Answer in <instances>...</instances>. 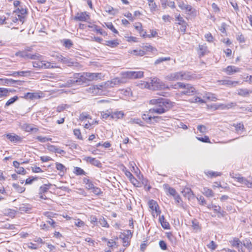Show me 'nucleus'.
Instances as JSON below:
<instances>
[{
  "instance_id": "nucleus-1",
  "label": "nucleus",
  "mask_w": 252,
  "mask_h": 252,
  "mask_svg": "<svg viewBox=\"0 0 252 252\" xmlns=\"http://www.w3.org/2000/svg\"><path fill=\"white\" fill-rule=\"evenodd\" d=\"M150 104L155 105L153 108L149 109L150 113L158 114L164 113L173 106V102L163 98L152 99L150 101Z\"/></svg>"
},
{
  "instance_id": "nucleus-2",
  "label": "nucleus",
  "mask_w": 252,
  "mask_h": 252,
  "mask_svg": "<svg viewBox=\"0 0 252 252\" xmlns=\"http://www.w3.org/2000/svg\"><path fill=\"white\" fill-rule=\"evenodd\" d=\"M138 86L142 88H148L153 90L165 89H169V87L168 86H166L157 77L151 78L150 83L145 81H141V83H139Z\"/></svg>"
},
{
  "instance_id": "nucleus-3",
  "label": "nucleus",
  "mask_w": 252,
  "mask_h": 252,
  "mask_svg": "<svg viewBox=\"0 0 252 252\" xmlns=\"http://www.w3.org/2000/svg\"><path fill=\"white\" fill-rule=\"evenodd\" d=\"M87 85L84 72L75 73L67 81L64 86L69 87L74 85Z\"/></svg>"
},
{
  "instance_id": "nucleus-4",
  "label": "nucleus",
  "mask_w": 252,
  "mask_h": 252,
  "mask_svg": "<svg viewBox=\"0 0 252 252\" xmlns=\"http://www.w3.org/2000/svg\"><path fill=\"white\" fill-rule=\"evenodd\" d=\"M192 77L189 72L179 71L171 73L165 77V78L169 81H173L177 80H189Z\"/></svg>"
},
{
  "instance_id": "nucleus-5",
  "label": "nucleus",
  "mask_w": 252,
  "mask_h": 252,
  "mask_svg": "<svg viewBox=\"0 0 252 252\" xmlns=\"http://www.w3.org/2000/svg\"><path fill=\"white\" fill-rule=\"evenodd\" d=\"M236 181L240 183L242 186H246L248 188H252V177L249 179L242 177L239 174H235L232 176Z\"/></svg>"
},
{
  "instance_id": "nucleus-6",
  "label": "nucleus",
  "mask_w": 252,
  "mask_h": 252,
  "mask_svg": "<svg viewBox=\"0 0 252 252\" xmlns=\"http://www.w3.org/2000/svg\"><path fill=\"white\" fill-rule=\"evenodd\" d=\"M105 89L103 83L96 85H92L86 89V91L94 95H101L102 94V91Z\"/></svg>"
},
{
  "instance_id": "nucleus-7",
  "label": "nucleus",
  "mask_w": 252,
  "mask_h": 252,
  "mask_svg": "<svg viewBox=\"0 0 252 252\" xmlns=\"http://www.w3.org/2000/svg\"><path fill=\"white\" fill-rule=\"evenodd\" d=\"M178 6L183 10H185L187 14L195 16L196 11L194 8H193L190 5L185 3L183 1L178 3Z\"/></svg>"
},
{
  "instance_id": "nucleus-8",
  "label": "nucleus",
  "mask_w": 252,
  "mask_h": 252,
  "mask_svg": "<svg viewBox=\"0 0 252 252\" xmlns=\"http://www.w3.org/2000/svg\"><path fill=\"white\" fill-rule=\"evenodd\" d=\"M15 55L17 56H19L25 59H29L31 60H39L41 57V56L39 54L32 55L27 52H17L15 54Z\"/></svg>"
},
{
  "instance_id": "nucleus-9",
  "label": "nucleus",
  "mask_w": 252,
  "mask_h": 252,
  "mask_svg": "<svg viewBox=\"0 0 252 252\" xmlns=\"http://www.w3.org/2000/svg\"><path fill=\"white\" fill-rule=\"evenodd\" d=\"M14 12L17 14L19 21L23 23L25 21V15L27 13V9L22 6H20V7H17Z\"/></svg>"
},
{
  "instance_id": "nucleus-10",
  "label": "nucleus",
  "mask_w": 252,
  "mask_h": 252,
  "mask_svg": "<svg viewBox=\"0 0 252 252\" xmlns=\"http://www.w3.org/2000/svg\"><path fill=\"white\" fill-rule=\"evenodd\" d=\"M84 75L85 76L86 84H87L91 81L96 80L100 78L101 74L99 73L84 72Z\"/></svg>"
},
{
  "instance_id": "nucleus-11",
  "label": "nucleus",
  "mask_w": 252,
  "mask_h": 252,
  "mask_svg": "<svg viewBox=\"0 0 252 252\" xmlns=\"http://www.w3.org/2000/svg\"><path fill=\"white\" fill-rule=\"evenodd\" d=\"M125 77L129 79H137L143 76L142 71H127L125 73Z\"/></svg>"
},
{
  "instance_id": "nucleus-12",
  "label": "nucleus",
  "mask_w": 252,
  "mask_h": 252,
  "mask_svg": "<svg viewBox=\"0 0 252 252\" xmlns=\"http://www.w3.org/2000/svg\"><path fill=\"white\" fill-rule=\"evenodd\" d=\"M83 159L87 163H90L98 168H101L102 167V163L99 160L96 159L95 158L91 157H85Z\"/></svg>"
},
{
  "instance_id": "nucleus-13",
  "label": "nucleus",
  "mask_w": 252,
  "mask_h": 252,
  "mask_svg": "<svg viewBox=\"0 0 252 252\" xmlns=\"http://www.w3.org/2000/svg\"><path fill=\"white\" fill-rule=\"evenodd\" d=\"M122 83L121 80L118 78H116L112 79L110 81H108L106 82L103 83L105 89L107 88H112L116 85H118Z\"/></svg>"
},
{
  "instance_id": "nucleus-14",
  "label": "nucleus",
  "mask_w": 252,
  "mask_h": 252,
  "mask_svg": "<svg viewBox=\"0 0 252 252\" xmlns=\"http://www.w3.org/2000/svg\"><path fill=\"white\" fill-rule=\"evenodd\" d=\"M90 17L86 12L77 13L75 16L74 19L77 21L85 22L89 19Z\"/></svg>"
},
{
  "instance_id": "nucleus-15",
  "label": "nucleus",
  "mask_w": 252,
  "mask_h": 252,
  "mask_svg": "<svg viewBox=\"0 0 252 252\" xmlns=\"http://www.w3.org/2000/svg\"><path fill=\"white\" fill-rule=\"evenodd\" d=\"M240 70L241 69L240 68L234 65H229L223 70L227 75H232L234 73L240 72Z\"/></svg>"
},
{
  "instance_id": "nucleus-16",
  "label": "nucleus",
  "mask_w": 252,
  "mask_h": 252,
  "mask_svg": "<svg viewBox=\"0 0 252 252\" xmlns=\"http://www.w3.org/2000/svg\"><path fill=\"white\" fill-rule=\"evenodd\" d=\"M148 205L149 208L152 211H155L157 215L160 214L161 211L159 210L158 205L156 201L154 200H150L148 202Z\"/></svg>"
},
{
  "instance_id": "nucleus-17",
  "label": "nucleus",
  "mask_w": 252,
  "mask_h": 252,
  "mask_svg": "<svg viewBox=\"0 0 252 252\" xmlns=\"http://www.w3.org/2000/svg\"><path fill=\"white\" fill-rule=\"evenodd\" d=\"M184 89L185 90L182 91L181 94L187 95H192L195 91V88L189 84H187V85H186Z\"/></svg>"
},
{
  "instance_id": "nucleus-18",
  "label": "nucleus",
  "mask_w": 252,
  "mask_h": 252,
  "mask_svg": "<svg viewBox=\"0 0 252 252\" xmlns=\"http://www.w3.org/2000/svg\"><path fill=\"white\" fill-rule=\"evenodd\" d=\"M218 82L219 85H225L227 86H236L239 84L238 81H232L230 80H219Z\"/></svg>"
},
{
  "instance_id": "nucleus-19",
  "label": "nucleus",
  "mask_w": 252,
  "mask_h": 252,
  "mask_svg": "<svg viewBox=\"0 0 252 252\" xmlns=\"http://www.w3.org/2000/svg\"><path fill=\"white\" fill-rule=\"evenodd\" d=\"M32 208V206L29 204H22L20 206L19 210L21 213H30Z\"/></svg>"
},
{
  "instance_id": "nucleus-20",
  "label": "nucleus",
  "mask_w": 252,
  "mask_h": 252,
  "mask_svg": "<svg viewBox=\"0 0 252 252\" xmlns=\"http://www.w3.org/2000/svg\"><path fill=\"white\" fill-rule=\"evenodd\" d=\"M63 63L67 64L69 66H74L77 68H81V65L77 62H73L70 59L65 57L63 60Z\"/></svg>"
},
{
  "instance_id": "nucleus-21",
  "label": "nucleus",
  "mask_w": 252,
  "mask_h": 252,
  "mask_svg": "<svg viewBox=\"0 0 252 252\" xmlns=\"http://www.w3.org/2000/svg\"><path fill=\"white\" fill-rule=\"evenodd\" d=\"M40 94L39 93H27L25 94L24 98L32 100L39 99L41 97Z\"/></svg>"
},
{
  "instance_id": "nucleus-22",
  "label": "nucleus",
  "mask_w": 252,
  "mask_h": 252,
  "mask_svg": "<svg viewBox=\"0 0 252 252\" xmlns=\"http://www.w3.org/2000/svg\"><path fill=\"white\" fill-rule=\"evenodd\" d=\"M163 189L165 190L166 194H169L172 196L175 195L177 193L176 190L169 186L167 184H165L163 185Z\"/></svg>"
},
{
  "instance_id": "nucleus-23",
  "label": "nucleus",
  "mask_w": 252,
  "mask_h": 252,
  "mask_svg": "<svg viewBox=\"0 0 252 252\" xmlns=\"http://www.w3.org/2000/svg\"><path fill=\"white\" fill-rule=\"evenodd\" d=\"M124 116V113L122 111H116L112 112L111 114V118L112 119L118 120L122 119Z\"/></svg>"
},
{
  "instance_id": "nucleus-24",
  "label": "nucleus",
  "mask_w": 252,
  "mask_h": 252,
  "mask_svg": "<svg viewBox=\"0 0 252 252\" xmlns=\"http://www.w3.org/2000/svg\"><path fill=\"white\" fill-rule=\"evenodd\" d=\"M182 193L185 197H187L189 199L191 198L193 195L192 191L189 188H185L182 190Z\"/></svg>"
},
{
  "instance_id": "nucleus-25",
  "label": "nucleus",
  "mask_w": 252,
  "mask_h": 252,
  "mask_svg": "<svg viewBox=\"0 0 252 252\" xmlns=\"http://www.w3.org/2000/svg\"><path fill=\"white\" fill-rule=\"evenodd\" d=\"M159 221L160 222L162 227L165 229L170 228L169 223L166 221L163 216H159Z\"/></svg>"
},
{
  "instance_id": "nucleus-26",
  "label": "nucleus",
  "mask_w": 252,
  "mask_h": 252,
  "mask_svg": "<svg viewBox=\"0 0 252 252\" xmlns=\"http://www.w3.org/2000/svg\"><path fill=\"white\" fill-rule=\"evenodd\" d=\"M154 114L155 113H150V112L149 111L147 114H144L142 115V118L147 123L154 124V122L152 121V119L153 114Z\"/></svg>"
},
{
  "instance_id": "nucleus-27",
  "label": "nucleus",
  "mask_w": 252,
  "mask_h": 252,
  "mask_svg": "<svg viewBox=\"0 0 252 252\" xmlns=\"http://www.w3.org/2000/svg\"><path fill=\"white\" fill-rule=\"evenodd\" d=\"M161 5L163 8H165L167 6L174 8L175 7V2L172 1H168L167 0H162Z\"/></svg>"
},
{
  "instance_id": "nucleus-28",
  "label": "nucleus",
  "mask_w": 252,
  "mask_h": 252,
  "mask_svg": "<svg viewBox=\"0 0 252 252\" xmlns=\"http://www.w3.org/2000/svg\"><path fill=\"white\" fill-rule=\"evenodd\" d=\"M6 137L10 141L16 143L18 141H21V138L20 136L17 135H11L10 134H6Z\"/></svg>"
},
{
  "instance_id": "nucleus-29",
  "label": "nucleus",
  "mask_w": 252,
  "mask_h": 252,
  "mask_svg": "<svg viewBox=\"0 0 252 252\" xmlns=\"http://www.w3.org/2000/svg\"><path fill=\"white\" fill-rule=\"evenodd\" d=\"M23 128L27 132L33 131L36 132L38 131V128L33 127L32 125L30 124H25L23 126Z\"/></svg>"
},
{
  "instance_id": "nucleus-30",
  "label": "nucleus",
  "mask_w": 252,
  "mask_h": 252,
  "mask_svg": "<svg viewBox=\"0 0 252 252\" xmlns=\"http://www.w3.org/2000/svg\"><path fill=\"white\" fill-rule=\"evenodd\" d=\"M119 44V43L118 42L117 39H115V40H107V41H105V45H107V46H109L112 48H115Z\"/></svg>"
},
{
  "instance_id": "nucleus-31",
  "label": "nucleus",
  "mask_w": 252,
  "mask_h": 252,
  "mask_svg": "<svg viewBox=\"0 0 252 252\" xmlns=\"http://www.w3.org/2000/svg\"><path fill=\"white\" fill-rule=\"evenodd\" d=\"M252 91H250L247 89H240L238 90V94L242 96H247Z\"/></svg>"
},
{
  "instance_id": "nucleus-32",
  "label": "nucleus",
  "mask_w": 252,
  "mask_h": 252,
  "mask_svg": "<svg viewBox=\"0 0 252 252\" xmlns=\"http://www.w3.org/2000/svg\"><path fill=\"white\" fill-rule=\"evenodd\" d=\"M202 192L207 197H212L214 195L213 191L208 188H204Z\"/></svg>"
},
{
  "instance_id": "nucleus-33",
  "label": "nucleus",
  "mask_w": 252,
  "mask_h": 252,
  "mask_svg": "<svg viewBox=\"0 0 252 252\" xmlns=\"http://www.w3.org/2000/svg\"><path fill=\"white\" fill-rule=\"evenodd\" d=\"M55 164L56 169L58 170L61 171V172H63V173L66 172V168L63 164L59 162H56Z\"/></svg>"
},
{
  "instance_id": "nucleus-34",
  "label": "nucleus",
  "mask_w": 252,
  "mask_h": 252,
  "mask_svg": "<svg viewBox=\"0 0 252 252\" xmlns=\"http://www.w3.org/2000/svg\"><path fill=\"white\" fill-rule=\"evenodd\" d=\"M199 50L200 56H203L207 51V47L205 45H199Z\"/></svg>"
},
{
  "instance_id": "nucleus-35",
  "label": "nucleus",
  "mask_w": 252,
  "mask_h": 252,
  "mask_svg": "<svg viewBox=\"0 0 252 252\" xmlns=\"http://www.w3.org/2000/svg\"><path fill=\"white\" fill-rule=\"evenodd\" d=\"M55 66H54L52 63L48 62L42 61V68H54Z\"/></svg>"
},
{
  "instance_id": "nucleus-36",
  "label": "nucleus",
  "mask_w": 252,
  "mask_h": 252,
  "mask_svg": "<svg viewBox=\"0 0 252 252\" xmlns=\"http://www.w3.org/2000/svg\"><path fill=\"white\" fill-rule=\"evenodd\" d=\"M13 187L15 189V190L19 193H22L25 190V188L24 187H21L17 184H13Z\"/></svg>"
},
{
  "instance_id": "nucleus-37",
  "label": "nucleus",
  "mask_w": 252,
  "mask_h": 252,
  "mask_svg": "<svg viewBox=\"0 0 252 252\" xmlns=\"http://www.w3.org/2000/svg\"><path fill=\"white\" fill-rule=\"evenodd\" d=\"M74 173L77 175H86V172L82 168L76 167L74 168Z\"/></svg>"
},
{
  "instance_id": "nucleus-38",
  "label": "nucleus",
  "mask_w": 252,
  "mask_h": 252,
  "mask_svg": "<svg viewBox=\"0 0 252 252\" xmlns=\"http://www.w3.org/2000/svg\"><path fill=\"white\" fill-rule=\"evenodd\" d=\"M18 99V97L17 96H14L13 97H11L6 102L5 107L8 106L12 104H13L15 101H16Z\"/></svg>"
},
{
  "instance_id": "nucleus-39",
  "label": "nucleus",
  "mask_w": 252,
  "mask_h": 252,
  "mask_svg": "<svg viewBox=\"0 0 252 252\" xmlns=\"http://www.w3.org/2000/svg\"><path fill=\"white\" fill-rule=\"evenodd\" d=\"M92 28H94V31H96L97 33H99L102 35L105 36L107 35L106 32L102 29L99 28L97 26L94 25Z\"/></svg>"
},
{
  "instance_id": "nucleus-40",
  "label": "nucleus",
  "mask_w": 252,
  "mask_h": 252,
  "mask_svg": "<svg viewBox=\"0 0 252 252\" xmlns=\"http://www.w3.org/2000/svg\"><path fill=\"white\" fill-rule=\"evenodd\" d=\"M171 60L170 57H161L158 59L155 62V64L157 65L158 64L163 62L164 61H168Z\"/></svg>"
},
{
  "instance_id": "nucleus-41",
  "label": "nucleus",
  "mask_w": 252,
  "mask_h": 252,
  "mask_svg": "<svg viewBox=\"0 0 252 252\" xmlns=\"http://www.w3.org/2000/svg\"><path fill=\"white\" fill-rule=\"evenodd\" d=\"M231 243L233 247H236L238 249H239L240 245L241 244V242L237 238H234Z\"/></svg>"
},
{
  "instance_id": "nucleus-42",
  "label": "nucleus",
  "mask_w": 252,
  "mask_h": 252,
  "mask_svg": "<svg viewBox=\"0 0 252 252\" xmlns=\"http://www.w3.org/2000/svg\"><path fill=\"white\" fill-rule=\"evenodd\" d=\"M205 173L207 175L210 176V177H217L221 175V173L220 172H213L211 171H208L207 172H205Z\"/></svg>"
},
{
  "instance_id": "nucleus-43",
  "label": "nucleus",
  "mask_w": 252,
  "mask_h": 252,
  "mask_svg": "<svg viewBox=\"0 0 252 252\" xmlns=\"http://www.w3.org/2000/svg\"><path fill=\"white\" fill-rule=\"evenodd\" d=\"M36 139L42 143H45L49 141H51L52 138L41 136H38L36 137Z\"/></svg>"
},
{
  "instance_id": "nucleus-44",
  "label": "nucleus",
  "mask_w": 252,
  "mask_h": 252,
  "mask_svg": "<svg viewBox=\"0 0 252 252\" xmlns=\"http://www.w3.org/2000/svg\"><path fill=\"white\" fill-rule=\"evenodd\" d=\"M63 45L67 48L69 49L73 45L72 42L69 39H65L63 40Z\"/></svg>"
},
{
  "instance_id": "nucleus-45",
  "label": "nucleus",
  "mask_w": 252,
  "mask_h": 252,
  "mask_svg": "<svg viewBox=\"0 0 252 252\" xmlns=\"http://www.w3.org/2000/svg\"><path fill=\"white\" fill-rule=\"evenodd\" d=\"M131 53H133L136 56H143L145 55V51L143 50H133Z\"/></svg>"
},
{
  "instance_id": "nucleus-46",
  "label": "nucleus",
  "mask_w": 252,
  "mask_h": 252,
  "mask_svg": "<svg viewBox=\"0 0 252 252\" xmlns=\"http://www.w3.org/2000/svg\"><path fill=\"white\" fill-rule=\"evenodd\" d=\"M191 223L192 227L194 230H195L196 231L200 230V227L199 226V223L196 220H192Z\"/></svg>"
},
{
  "instance_id": "nucleus-47",
  "label": "nucleus",
  "mask_w": 252,
  "mask_h": 252,
  "mask_svg": "<svg viewBox=\"0 0 252 252\" xmlns=\"http://www.w3.org/2000/svg\"><path fill=\"white\" fill-rule=\"evenodd\" d=\"M205 97L209 100L216 101L218 99L215 94L211 93H207L205 95Z\"/></svg>"
},
{
  "instance_id": "nucleus-48",
  "label": "nucleus",
  "mask_w": 252,
  "mask_h": 252,
  "mask_svg": "<svg viewBox=\"0 0 252 252\" xmlns=\"http://www.w3.org/2000/svg\"><path fill=\"white\" fill-rule=\"evenodd\" d=\"M215 110L217 109H221L224 110L226 109V104H215L212 106Z\"/></svg>"
},
{
  "instance_id": "nucleus-49",
  "label": "nucleus",
  "mask_w": 252,
  "mask_h": 252,
  "mask_svg": "<svg viewBox=\"0 0 252 252\" xmlns=\"http://www.w3.org/2000/svg\"><path fill=\"white\" fill-rule=\"evenodd\" d=\"M175 20L178 21L177 24L179 25H183L186 22L180 14H178L175 17Z\"/></svg>"
},
{
  "instance_id": "nucleus-50",
  "label": "nucleus",
  "mask_w": 252,
  "mask_h": 252,
  "mask_svg": "<svg viewBox=\"0 0 252 252\" xmlns=\"http://www.w3.org/2000/svg\"><path fill=\"white\" fill-rule=\"evenodd\" d=\"M9 92L7 89L0 88V97L7 96Z\"/></svg>"
},
{
  "instance_id": "nucleus-51",
  "label": "nucleus",
  "mask_w": 252,
  "mask_h": 252,
  "mask_svg": "<svg viewBox=\"0 0 252 252\" xmlns=\"http://www.w3.org/2000/svg\"><path fill=\"white\" fill-rule=\"evenodd\" d=\"M89 220L94 225H98V220L95 216L92 215L89 218Z\"/></svg>"
},
{
  "instance_id": "nucleus-52",
  "label": "nucleus",
  "mask_w": 252,
  "mask_h": 252,
  "mask_svg": "<svg viewBox=\"0 0 252 252\" xmlns=\"http://www.w3.org/2000/svg\"><path fill=\"white\" fill-rule=\"evenodd\" d=\"M98 223H99L103 227H109V225L107 221L105 220L104 218H100L99 220L98 221Z\"/></svg>"
},
{
  "instance_id": "nucleus-53",
  "label": "nucleus",
  "mask_w": 252,
  "mask_h": 252,
  "mask_svg": "<svg viewBox=\"0 0 252 252\" xmlns=\"http://www.w3.org/2000/svg\"><path fill=\"white\" fill-rule=\"evenodd\" d=\"M69 107V105L65 104H62L59 106H58L57 108V111L58 112H61L66 108Z\"/></svg>"
},
{
  "instance_id": "nucleus-54",
  "label": "nucleus",
  "mask_w": 252,
  "mask_h": 252,
  "mask_svg": "<svg viewBox=\"0 0 252 252\" xmlns=\"http://www.w3.org/2000/svg\"><path fill=\"white\" fill-rule=\"evenodd\" d=\"M32 65L34 67L42 68V61H37L32 62Z\"/></svg>"
},
{
  "instance_id": "nucleus-55",
  "label": "nucleus",
  "mask_w": 252,
  "mask_h": 252,
  "mask_svg": "<svg viewBox=\"0 0 252 252\" xmlns=\"http://www.w3.org/2000/svg\"><path fill=\"white\" fill-rule=\"evenodd\" d=\"M120 238L121 239H123V243L124 244V246L128 245V240L129 239L128 236H126V235L125 234H122L121 235H120Z\"/></svg>"
},
{
  "instance_id": "nucleus-56",
  "label": "nucleus",
  "mask_w": 252,
  "mask_h": 252,
  "mask_svg": "<svg viewBox=\"0 0 252 252\" xmlns=\"http://www.w3.org/2000/svg\"><path fill=\"white\" fill-rule=\"evenodd\" d=\"M49 188L47 185H44L42 186H41L39 189V194H42L43 193H45L47 192Z\"/></svg>"
},
{
  "instance_id": "nucleus-57",
  "label": "nucleus",
  "mask_w": 252,
  "mask_h": 252,
  "mask_svg": "<svg viewBox=\"0 0 252 252\" xmlns=\"http://www.w3.org/2000/svg\"><path fill=\"white\" fill-rule=\"evenodd\" d=\"M163 120H165L163 119L161 117L153 115L152 121L154 122V124L155 123H159Z\"/></svg>"
},
{
  "instance_id": "nucleus-58",
  "label": "nucleus",
  "mask_w": 252,
  "mask_h": 252,
  "mask_svg": "<svg viewBox=\"0 0 252 252\" xmlns=\"http://www.w3.org/2000/svg\"><path fill=\"white\" fill-rule=\"evenodd\" d=\"M107 27L111 30L113 32L115 33H118V31L114 28L112 23H108L106 24Z\"/></svg>"
},
{
  "instance_id": "nucleus-59",
  "label": "nucleus",
  "mask_w": 252,
  "mask_h": 252,
  "mask_svg": "<svg viewBox=\"0 0 252 252\" xmlns=\"http://www.w3.org/2000/svg\"><path fill=\"white\" fill-rule=\"evenodd\" d=\"M196 138L197 139V140H198L199 141H200L202 142L210 143V140L209 138V137L207 136H205L204 137H197Z\"/></svg>"
},
{
  "instance_id": "nucleus-60",
  "label": "nucleus",
  "mask_w": 252,
  "mask_h": 252,
  "mask_svg": "<svg viewBox=\"0 0 252 252\" xmlns=\"http://www.w3.org/2000/svg\"><path fill=\"white\" fill-rule=\"evenodd\" d=\"M191 102L192 103H197L199 102L200 103H205V102L204 100L202 99H201L200 97L198 96L194 97L191 101Z\"/></svg>"
},
{
  "instance_id": "nucleus-61",
  "label": "nucleus",
  "mask_w": 252,
  "mask_h": 252,
  "mask_svg": "<svg viewBox=\"0 0 252 252\" xmlns=\"http://www.w3.org/2000/svg\"><path fill=\"white\" fill-rule=\"evenodd\" d=\"M74 134L77 138L79 139L82 140L83 139L82 136L81 135V131L79 129H75L73 130Z\"/></svg>"
},
{
  "instance_id": "nucleus-62",
  "label": "nucleus",
  "mask_w": 252,
  "mask_h": 252,
  "mask_svg": "<svg viewBox=\"0 0 252 252\" xmlns=\"http://www.w3.org/2000/svg\"><path fill=\"white\" fill-rule=\"evenodd\" d=\"M90 118V116L89 115L87 114L86 113H82L79 116V119L81 121H83L86 119Z\"/></svg>"
},
{
  "instance_id": "nucleus-63",
  "label": "nucleus",
  "mask_w": 252,
  "mask_h": 252,
  "mask_svg": "<svg viewBox=\"0 0 252 252\" xmlns=\"http://www.w3.org/2000/svg\"><path fill=\"white\" fill-rule=\"evenodd\" d=\"M84 182L86 184V188L88 189H92L94 188V184L89 180H87V182H86V180H84Z\"/></svg>"
},
{
  "instance_id": "nucleus-64",
  "label": "nucleus",
  "mask_w": 252,
  "mask_h": 252,
  "mask_svg": "<svg viewBox=\"0 0 252 252\" xmlns=\"http://www.w3.org/2000/svg\"><path fill=\"white\" fill-rule=\"evenodd\" d=\"M57 147L48 144L47 145V149L50 152L55 153L57 149Z\"/></svg>"
}]
</instances>
